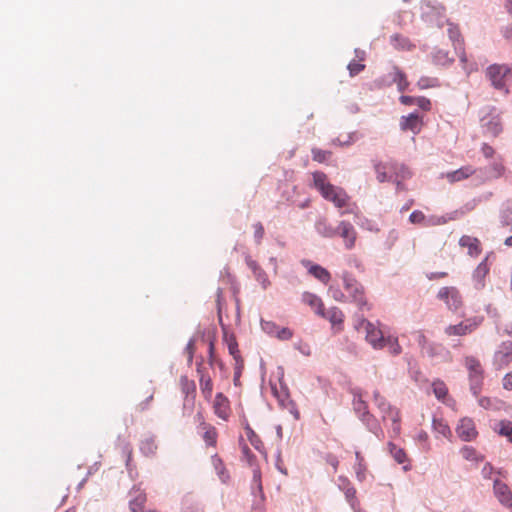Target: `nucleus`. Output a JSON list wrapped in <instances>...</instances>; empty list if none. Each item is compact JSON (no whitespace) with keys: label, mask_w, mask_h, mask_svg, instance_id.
<instances>
[{"label":"nucleus","mask_w":512,"mask_h":512,"mask_svg":"<svg viewBox=\"0 0 512 512\" xmlns=\"http://www.w3.org/2000/svg\"><path fill=\"white\" fill-rule=\"evenodd\" d=\"M476 172H477V168H475L472 165H466L457 170L447 172L443 177L449 183H456V182L463 181V180L470 178L471 176L475 175Z\"/></svg>","instance_id":"20"},{"label":"nucleus","mask_w":512,"mask_h":512,"mask_svg":"<svg viewBox=\"0 0 512 512\" xmlns=\"http://www.w3.org/2000/svg\"><path fill=\"white\" fill-rule=\"evenodd\" d=\"M437 298L448 306L451 310H457L462 305V297L459 290L453 286L442 287L437 294Z\"/></svg>","instance_id":"10"},{"label":"nucleus","mask_w":512,"mask_h":512,"mask_svg":"<svg viewBox=\"0 0 512 512\" xmlns=\"http://www.w3.org/2000/svg\"><path fill=\"white\" fill-rule=\"evenodd\" d=\"M482 128L484 132L493 137H497L503 130L499 113L495 107H492L488 115L482 117Z\"/></svg>","instance_id":"9"},{"label":"nucleus","mask_w":512,"mask_h":512,"mask_svg":"<svg viewBox=\"0 0 512 512\" xmlns=\"http://www.w3.org/2000/svg\"><path fill=\"white\" fill-rule=\"evenodd\" d=\"M511 69L506 65L493 64L486 70V77L496 89H504L505 81Z\"/></svg>","instance_id":"7"},{"label":"nucleus","mask_w":512,"mask_h":512,"mask_svg":"<svg viewBox=\"0 0 512 512\" xmlns=\"http://www.w3.org/2000/svg\"><path fill=\"white\" fill-rule=\"evenodd\" d=\"M353 408L355 412L361 417L362 420H365L366 417L370 416L368 411V405L363 400L361 393L354 392Z\"/></svg>","instance_id":"30"},{"label":"nucleus","mask_w":512,"mask_h":512,"mask_svg":"<svg viewBox=\"0 0 512 512\" xmlns=\"http://www.w3.org/2000/svg\"><path fill=\"white\" fill-rule=\"evenodd\" d=\"M183 512H204V510L199 504L186 500L183 504Z\"/></svg>","instance_id":"49"},{"label":"nucleus","mask_w":512,"mask_h":512,"mask_svg":"<svg viewBox=\"0 0 512 512\" xmlns=\"http://www.w3.org/2000/svg\"><path fill=\"white\" fill-rule=\"evenodd\" d=\"M387 168H388V166L381 162H376L374 164V169L377 174V179L379 182H385V181H388L389 179H391V176L387 175V172H386Z\"/></svg>","instance_id":"43"},{"label":"nucleus","mask_w":512,"mask_h":512,"mask_svg":"<svg viewBox=\"0 0 512 512\" xmlns=\"http://www.w3.org/2000/svg\"><path fill=\"white\" fill-rule=\"evenodd\" d=\"M373 397L378 409L382 413L383 420L392 421V431L395 436H398L401 431L400 411L396 407L392 406L379 391H374Z\"/></svg>","instance_id":"4"},{"label":"nucleus","mask_w":512,"mask_h":512,"mask_svg":"<svg viewBox=\"0 0 512 512\" xmlns=\"http://www.w3.org/2000/svg\"><path fill=\"white\" fill-rule=\"evenodd\" d=\"M223 341L226 343L229 354L237 362V368L243 369L244 360L240 354L236 337L233 333H229L226 329L223 330Z\"/></svg>","instance_id":"16"},{"label":"nucleus","mask_w":512,"mask_h":512,"mask_svg":"<svg viewBox=\"0 0 512 512\" xmlns=\"http://www.w3.org/2000/svg\"><path fill=\"white\" fill-rule=\"evenodd\" d=\"M498 432L500 435L510 438L512 436V422L511 421H501L499 423Z\"/></svg>","instance_id":"46"},{"label":"nucleus","mask_w":512,"mask_h":512,"mask_svg":"<svg viewBox=\"0 0 512 512\" xmlns=\"http://www.w3.org/2000/svg\"><path fill=\"white\" fill-rule=\"evenodd\" d=\"M432 389L435 397L440 401H444L448 395V388L446 384L441 380H435L432 383Z\"/></svg>","instance_id":"40"},{"label":"nucleus","mask_w":512,"mask_h":512,"mask_svg":"<svg viewBox=\"0 0 512 512\" xmlns=\"http://www.w3.org/2000/svg\"><path fill=\"white\" fill-rule=\"evenodd\" d=\"M211 463H212L214 469L216 470L220 480L223 483H227L230 479V475H229L228 471L226 470L222 459L217 454H215L211 457Z\"/></svg>","instance_id":"32"},{"label":"nucleus","mask_w":512,"mask_h":512,"mask_svg":"<svg viewBox=\"0 0 512 512\" xmlns=\"http://www.w3.org/2000/svg\"><path fill=\"white\" fill-rule=\"evenodd\" d=\"M355 328L357 330L364 329L366 333L365 339L374 349L382 350L385 348L384 340L386 336H384L383 331L375 323L368 321L364 317H359Z\"/></svg>","instance_id":"5"},{"label":"nucleus","mask_w":512,"mask_h":512,"mask_svg":"<svg viewBox=\"0 0 512 512\" xmlns=\"http://www.w3.org/2000/svg\"><path fill=\"white\" fill-rule=\"evenodd\" d=\"M198 417L200 419L198 425V432L201 434V437L205 442L206 446H211L215 448L218 439V432L216 427L210 423H207L201 414H198Z\"/></svg>","instance_id":"13"},{"label":"nucleus","mask_w":512,"mask_h":512,"mask_svg":"<svg viewBox=\"0 0 512 512\" xmlns=\"http://www.w3.org/2000/svg\"><path fill=\"white\" fill-rule=\"evenodd\" d=\"M459 245L463 248H467L468 254L473 257L478 256L482 251L481 243L476 237L464 235L460 238Z\"/></svg>","instance_id":"25"},{"label":"nucleus","mask_w":512,"mask_h":512,"mask_svg":"<svg viewBox=\"0 0 512 512\" xmlns=\"http://www.w3.org/2000/svg\"><path fill=\"white\" fill-rule=\"evenodd\" d=\"M494 494L502 505L512 507V492L505 483L495 480Z\"/></svg>","instance_id":"21"},{"label":"nucleus","mask_w":512,"mask_h":512,"mask_svg":"<svg viewBox=\"0 0 512 512\" xmlns=\"http://www.w3.org/2000/svg\"><path fill=\"white\" fill-rule=\"evenodd\" d=\"M512 363V341H504L498 347L493 357V364L502 369Z\"/></svg>","instance_id":"11"},{"label":"nucleus","mask_w":512,"mask_h":512,"mask_svg":"<svg viewBox=\"0 0 512 512\" xmlns=\"http://www.w3.org/2000/svg\"><path fill=\"white\" fill-rule=\"evenodd\" d=\"M448 35L453 42L455 50H462L463 39L459 27L452 23H448Z\"/></svg>","instance_id":"37"},{"label":"nucleus","mask_w":512,"mask_h":512,"mask_svg":"<svg viewBox=\"0 0 512 512\" xmlns=\"http://www.w3.org/2000/svg\"><path fill=\"white\" fill-rule=\"evenodd\" d=\"M339 487L344 491L346 499L351 503L354 507V502L356 500V490L350 481L347 478L340 477L339 478Z\"/></svg>","instance_id":"33"},{"label":"nucleus","mask_w":512,"mask_h":512,"mask_svg":"<svg viewBox=\"0 0 512 512\" xmlns=\"http://www.w3.org/2000/svg\"><path fill=\"white\" fill-rule=\"evenodd\" d=\"M389 451L394 460L399 464H404L403 470L409 471L411 469L410 460L404 449L396 446L394 443H388Z\"/></svg>","instance_id":"26"},{"label":"nucleus","mask_w":512,"mask_h":512,"mask_svg":"<svg viewBox=\"0 0 512 512\" xmlns=\"http://www.w3.org/2000/svg\"><path fill=\"white\" fill-rule=\"evenodd\" d=\"M245 433L251 445L259 452L264 453V443L249 425L245 427Z\"/></svg>","instance_id":"38"},{"label":"nucleus","mask_w":512,"mask_h":512,"mask_svg":"<svg viewBox=\"0 0 512 512\" xmlns=\"http://www.w3.org/2000/svg\"><path fill=\"white\" fill-rule=\"evenodd\" d=\"M315 228L324 237L332 238L337 235V229H334L325 218L319 219L315 224Z\"/></svg>","instance_id":"34"},{"label":"nucleus","mask_w":512,"mask_h":512,"mask_svg":"<svg viewBox=\"0 0 512 512\" xmlns=\"http://www.w3.org/2000/svg\"><path fill=\"white\" fill-rule=\"evenodd\" d=\"M481 152L483 156L487 159L494 158V156L496 155L495 149L492 146L488 145L487 143L482 144Z\"/></svg>","instance_id":"57"},{"label":"nucleus","mask_w":512,"mask_h":512,"mask_svg":"<svg viewBox=\"0 0 512 512\" xmlns=\"http://www.w3.org/2000/svg\"><path fill=\"white\" fill-rule=\"evenodd\" d=\"M256 280L262 285L263 289H266L270 285L267 274L263 269L254 274Z\"/></svg>","instance_id":"52"},{"label":"nucleus","mask_w":512,"mask_h":512,"mask_svg":"<svg viewBox=\"0 0 512 512\" xmlns=\"http://www.w3.org/2000/svg\"><path fill=\"white\" fill-rule=\"evenodd\" d=\"M448 276L447 272H430L426 274L429 280H438Z\"/></svg>","instance_id":"62"},{"label":"nucleus","mask_w":512,"mask_h":512,"mask_svg":"<svg viewBox=\"0 0 512 512\" xmlns=\"http://www.w3.org/2000/svg\"><path fill=\"white\" fill-rule=\"evenodd\" d=\"M483 320L482 316L470 317L458 324L447 326L444 333L448 337L465 336L475 331L482 324Z\"/></svg>","instance_id":"6"},{"label":"nucleus","mask_w":512,"mask_h":512,"mask_svg":"<svg viewBox=\"0 0 512 512\" xmlns=\"http://www.w3.org/2000/svg\"><path fill=\"white\" fill-rule=\"evenodd\" d=\"M365 68V65L356 61H352L348 64V70L350 72L351 76H355L359 74L361 71H363Z\"/></svg>","instance_id":"53"},{"label":"nucleus","mask_w":512,"mask_h":512,"mask_svg":"<svg viewBox=\"0 0 512 512\" xmlns=\"http://www.w3.org/2000/svg\"><path fill=\"white\" fill-rule=\"evenodd\" d=\"M301 264L307 269L311 276L319 280L321 283L328 284L330 282L331 274L326 268L306 259H303Z\"/></svg>","instance_id":"18"},{"label":"nucleus","mask_w":512,"mask_h":512,"mask_svg":"<svg viewBox=\"0 0 512 512\" xmlns=\"http://www.w3.org/2000/svg\"><path fill=\"white\" fill-rule=\"evenodd\" d=\"M293 336L292 331L289 328H281L277 332V337L281 340H289Z\"/></svg>","instance_id":"58"},{"label":"nucleus","mask_w":512,"mask_h":512,"mask_svg":"<svg viewBox=\"0 0 512 512\" xmlns=\"http://www.w3.org/2000/svg\"><path fill=\"white\" fill-rule=\"evenodd\" d=\"M391 77H392L393 82H395L397 84L398 90L400 92H403L408 88L409 82L407 80V77H406L405 73L402 70H400L398 67H396V66L393 67Z\"/></svg>","instance_id":"35"},{"label":"nucleus","mask_w":512,"mask_h":512,"mask_svg":"<svg viewBox=\"0 0 512 512\" xmlns=\"http://www.w3.org/2000/svg\"><path fill=\"white\" fill-rule=\"evenodd\" d=\"M331 157V152L326 150H321L318 148L312 149V158L314 161L319 163L326 162Z\"/></svg>","instance_id":"44"},{"label":"nucleus","mask_w":512,"mask_h":512,"mask_svg":"<svg viewBox=\"0 0 512 512\" xmlns=\"http://www.w3.org/2000/svg\"><path fill=\"white\" fill-rule=\"evenodd\" d=\"M415 98H416V97L402 95V96L399 98V100H400V102H401L403 105L411 106V105H415Z\"/></svg>","instance_id":"63"},{"label":"nucleus","mask_w":512,"mask_h":512,"mask_svg":"<svg viewBox=\"0 0 512 512\" xmlns=\"http://www.w3.org/2000/svg\"><path fill=\"white\" fill-rule=\"evenodd\" d=\"M389 169L393 172L395 176V182L397 184L398 189H403L402 181L409 179L412 176L411 171L408 167L403 164L398 163H390Z\"/></svg>","instance_id":"24"},{"label":"nucleus","mask_w":512,"mask_h":512,"mask_svg":"<svg viewBox=\"0 0 512 512\" xmlns=\"http://www.w3.org/2000/svg\"><path fill=\"white\" fill-rule=\"evenodd\" d=\"M489 273V267L487 264V260L482 261L475 269L473 273L474 286L476 289L480 290L485 286V277Z\"/></svg>","instance_id":"27"},{"label":"nucleus","mask_w":512,"mask_h":512,"mask_svg":"<svg viewBox=\"0 0 512 512\" xmlns=\"http://www.w3.org/2000/svg\"><path fill=\"white\" fill-rule=\"evenodd\" d=\"M146 494L140 490L133 492V498L129 501V509L131 512H144L143 508L146 503Z\"/></svg>","instance_id":"29"},{"label":"nucleus","mask_w":512,"mask_h":512,"mask_svg":"<svg viewBox=\"0 0 512 512\" xmlns=\"http://www.w3.org/2000/svg\"><path fill=\"white\" fill-rule=\"evenodd\" d=\"M179 387L181 393L184 395V408L189 405V407L192 409L196 398L195 381L189 379L186 375H182L179 378Z\"/></svg>","instance_id":"12"},{"label":"nucleus","mask_w":512,"mask_h":512,"mask_svg":"<svg viewBox=\"0 0 512 512\" xmlns=\"http://www.w3.org/2000/svg\"><path fill=\"white\" fill-rule=\"evenodd\" d=\"M242 459L245 460L250 466L254 465L255 455L251 452L250 448L243 444L241 446Z\"/></svg>","instance_id":"45"},{"label":"nucleus","mask_w":512,"mask_h":512,"mask_svg":"<svg viewBox=\"0 0 512 512\" xmlns=\"http://www.w3.org/2000/svg\"><path fill=\"white\" fill-rule=\"evenodd\" d=\"M385 348H388V351L391 355L397 356L402 352V347L399 344L398 337L393 335L386 336L385 340Z\"/></svg>","instance_id":"39"},{"label":"nucleus","mask_w":512,"mask_h":512,"mask_svg":"<svg viewBox=\"0 0 512 512\" xmlns=\"http://www.w3.org/2000/svg\"><path fill=\"white\" fill-rule=\"evenodd\" d=\"M460 452L462 457L468 461L478 462L483 460V457L473 447L464 446Z\"/></svg>","instance_id":"42"},{"label":"nucleus","mask_w":512,"mask_h":512,"mask_svg":"<svg viewBox=\"0 0 512 512\" xmlns=\"http://www.w3.org/2000/svg\"><path fill=\"white\" fill-rule=\"evenodd\" d=\"M434 64L439 66H447L453 62V57L450 56L449 52L443 49H437L432 54Z\"/></svg>","instance_id":"36"},{"label":"nucleus","mask_w":512,"mask_h":512,"mask_svg":"<svg viewBox=\"0 0 512 512\" xmlns=\"http://www.w3.org/2000/svg\"><path fill=\"white\" fill-rule=\"evenodd\" d=\"M502 386L505 390L512 391V371L503 377Z\"/></svg>","instance_id":"59"},{"label":"nucleus","mask_w":512,"mask_h":512,"mask_svg":"<svg viewBox=\"0 0 512 512\" xmlns=\"http://www.w3.org/2000/svg\"><path fill=\"white\" fill-rule=\"evenodd\" d=\"M212 407L218 418L225 421L228 420L231 415L230 401L222 392L215 395Z\"/></svg>","instance_id":"14"},{"label":"nucleus","mask_w":512,"mask_h":512,"mask_svg":"<svg viewBox=\"0 0 512 512\" xmlns=\"http://www.w3.org/2000/svg\"><path fill=\"white\" fill-rule=\"evenodd\" d=\"M439 86H440V83H439L438 78H436V77L422 76L417 82V87L420 90L436 88Z\"/></svg>","instance_id":"41"},{"label":"nucleus","mask_w":512,"mask_h":512,"mask_svg":"<svg viewBox=\"0 0 512 512\" xmlns=\"http://www.w3.org/2000/svg\"><path fill=\"white\" fill-rule=\"evenodd\" d=\"M196 372L199 380V387L203 398L206 401H211L213 393V381L207 370L203 365V361L197 362Z\"/></svg>","instance_id":"8"},{"label":"nucleus","mask_w":512,"mask_h":512,"mask_svg":"<svg viewBox=\"0 0 512 512\" xmlns=\"http://www.w3.org/2000/svg\"><path fill=\"white\" fill-rule=\"evenodd\" d=\"M409 220L413 224H422L425 220V215L422 211L415 210L410 214Z\"/></svg>","instance_id":"54"},{"label":"nucleus","mask_w":512,"mask_h":512,"mask_svg":"<svg viewBox=\"0 0 512 512\" xmlns=\"http://www.w3.org/2000/svg\"><path fill=\"white\" fill-rule=\"evenodd\" d=\"M399 125L402 131H411L416 135L423 127V120L417 113H411L408 116H402Z\"/></svg>","instance_id":"19"},{"label":"nucleus","mask_w":512,"mask_h":512,"mask_svg":"<svg viewBox=\"0 0 512 512\" xmlns=\"http://www.w3.org/2000/svg\"><path fill=\"white\" fill-rule=\"evenodd\" d=\"M185 350H186V352L188 354V361L192 362L193 357H194V353H195V342H194V340L191 339L187 343V346H186Z\"/></svg>","instance_id":"60"},{"label":"nucleus","mask_w":512,"mask_h":512,"mask_svg":"<svg viewBox=\"0 0 512 512\" xmlns=\"http://www.w3.org/2000/svg\"><path fill=\"white\" fill-rule=\"evenodd\" d=\"M463 362L468 371L470 390L473 395L477 397L479 396L483 386L485 375L484 368L480 360L475 356H465Z\"/></svg>","instance_id":"3"},{"label":"nucleus","mask_w":512,"mask_h":512,"mask_svg":"<svg viewBox=\"0 0 512 512\" xmlns=\"http://www.w3.org/2000/svg\"><path fill=\"white\" fill-rule=\"evenodd\" d=\"M314 187L321 193L322 197L334 204L341 211V215L345 213H353L356 205L351 203L349 195L346 191L338 186H334L327 180V175L321 171L312 173Z\"/></svg>","instance_id":"2"},{"label":"nucleus","mask_w":512,"mask_h":512,"mask_svg":"<svg viewBox=\"0 0 512 512\" xmlns=\"http://www.w3.org/2000/svg\"><path fill=\"white\" fill-rule=\"evenodd\" d=\"M158 446L155 437L149 436L141 440L140 451L146 457H152L156 454Z\"/></svg>","instance_id":"31"},{"label":"nucleus","mask_w":512,"mask_h":512,"mask_svg":"<svg viewBox=\"0 0 512 512\" xmlns=\"http://www.w3.org/2000/svg\"><path fill=\"white\" fill-rule=\"evenodd\" d=\"M459 60L463 64V68L466 70L467 73H471L477 70V66L475 64L468 63V58L464 51H461V53L459 54Z\"/></svg>","instance_id":"47"},{"label":"nucleus","mask_w":512,"mask_h":512,"mask_svg":"<svg viewBox=\"0 0 512 512\" xmlns=\"http://www.w3.org/2000/svg\"><path fill=\"white\" fill-rule=\"evenodd\" d=\"M325 318L329 320L333 328H337V331L342 330V324L344 322V313L337 307H332L325 313Z\"/></svg>","instance_id":"28"},{"label":"nucleus","mask_w":512,"mask_h":512,"mask_svg":"<svg viewBox=\"0 0 512 512\" xmlns=\"http://www.w3.org/2000/svg\"><path fill=\"white\" fill-rule=\"evenodd\" d=\"M253 481L257 484L259 491L262 493L261 472L259 468L253 470Z\"/></svg>","instance_id":"61"},{"label":"nucleus","mask_w":512,"mask_h":512,"mask_svg":"<svg viewBox=\"0 0 512 512\" xmlns=\"http://www.w3.org/2000/svg\"><path fill=\"white\" fill-rule=\"evenodd\" d=\"M434 428L438 433L442 434L445 437H447L451 434V430H450L449 426L442 422L434 421Z\"/></svg>","instance_id":"55"},{"label":"nucleus","mask_w":512,"mask_h":512,"mask_svg":"<svg viewBox=\"0 0 512 512\" xmlns=\"http://www.w3.org/2000/svg\"><path fill=\"white\" fill-rule=\"evenodd\" d=\"M486 179H497L505 173L503 159L500 156L494 158L493 162L484 168Z\"/></svg>","instance_id":"23"},{"label":"nucleus","mask_w":512,"mask_h":512,"mask_svg":"<svg viewBox=\"0 0 512 512\" xmlns=\"http://www.w3.org/2000/svg\"><path fill=\"white\" fill-rule=\"evenodd\" d=\"M356 477L359 481H363L366 477V465L365 463H356L355 465Z\"/></svg>","instance_id":"56"},{"label":"nucleus","mask_w":512,"mask_h":512,"mask_svg":"<svg viewBox=\"0 0 512 512\" xmlns=\"http://www.w3.org/2000/svg\"><path fill=\"white\" fill-rule=\"evenodd\" d=\"M302 302L308 305L316 314L325 317L324 303L322 299L314 293L304 292L302 294Z\"/></svg>","instance_id":"22"},{"label":"nucleus","mask_w":512,"mask_h":512,"mask_svg":"<svg viewBox=\"0 0 512 512\" xmlns=\"http://www.w3.org/2000/svg\"><path fill=\"white\" fill-rule=\"evenodd\" d=\"M457 435L463 441H472L476 438L478 432L475 427V423L471 418H462L456 427Z\"/></svg>","instance_id":"17"},{"label":"nucleus","mask_w":512,"mask_h":512,"mask_svg":"<svg viewBox=\"0 0 512 512\" xmlns=\"http://www.w3.org/2000/svg\"><path fill=\"white\" fill-rule=\"evenodd\" d=\"M342 280L345 293L336 287L329 288L333 299L341 303H354L361 311L371 310L372 306L368 302L364 286L348 272L342 274Z\"/></svg>","instance_id":"1"},{"label":"nucleus","mask_w":512,"mask_h":512,"mask_svg":"<svg viewBox=\"0 0 512 512\" xmlns=\"http://www.w3.org/2000/svg\"><path fill=\"white\" fill-rule=\"evenodd\" d=\"M415 105H417L420 109L424 111H430L432 106L431 101L424 96L416 97Z\"/></svg>","instance_id":"50"},{"label":"nucleus","mask_w":512,"mask_h":512,"mask_svg":"<svg viewBox=\"0 0 512 512\" xmlns=\"http://www.w3.org/2000/svg\"><path fill=\"white\" fill-rule=\"evenodd\" d=\"M337 234L343 238L346 249L351 250L354 248L357 232L350 222L341 221L337 227Z\"/></svg>","instance_id":"15"},{"label":"nucleus","mask_w":512,"mask_h":512,"mask_svg":"<svg viewBox=\"0 0 512 512\" xmlns=\"http://www.w3.org/2000/svg\"><path fill=\"white\" fill-rule=\"evenodd\" d=\"M216 353H215V339L212 338L209 341V347H208V363L211 367L214 366L215 361L218 359Z\"/></svg>","instance_id":"48"},{"label":"nucleus","mask_w":512,"mask_h":512,"mask_svg":"<svg viewBox=\"0 0 512 512\" xmlns=\"http://www.w3.org/2000/svg\"><path fill=\"white\" fill-rule=\"evenodd\" d=\"M478 403L484 409H490L492 407V400L488 397H481L478 400Z\"/></svg>","instance_id":"64"},{"label":"nucleus","mask_w":512,"mask_h":512,"mask_svg":"<svg viewBox=\"0 0 512 512\" xmlns=\"http://www.w3.org/2000/svg\"><path fill=\"white\" fill-rule=\"evenodd\" d=\"M253 228H254V238H255V242L257 244H260L263 237H264V234H265V230H264V227L263 225L260 223V222H257L253 225Z\"/></svg>","instance_id":"51"}]
</instances>
